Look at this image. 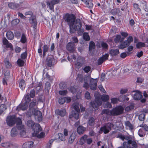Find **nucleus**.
Segmentation results:
<instances>
[{
	"label": "nucleus",
	"mask_w": 148,
	"mask_h": 148,
	"mask_svg": "<svg viewBox=\"0 0 148 148\" xmlns=\"http://www.w3.org/2000/svg\"><path fill=\"white\" fill-rule=\"evenodd\" d=\"M114 126L113 124L110 123H107L100 128L99 133L102 134L103 132L104 134H108L111 130V128Z\"/></svg>",
	"instance_id": "f257e3e1"
},
{
	"label": "nucleus",
	"mask_w": 148,
	"mask_h": 148,
	"mask_svg": "<svg viewBox=\"0 0 148 148\" xmlns=\"http://www.w3.org/2000/svg\"><path fill=\"white\" fill-rule=\"evenodd\" d=\"M102 103V101L99 97L96 98L94 101H92L90 104L92 107L95 110H97L99 106L101 105Z\"/></svg>",
	"instance_id": "f03ea898"
},
{
	"label": "nucleus",
	"mask_w": 148,
	"mask_h": 148,
	"mask_svg": "<svg viewBox=\"0 0 148 148\" xmlns=\"http://www.w3.org/2000/svg\"><path fill=\"white\" fill-rule=\"evenodd\" d=\"M133 40V38L132 36H130L126 40H125L122 42L121 44L119 47V48L121 49H123L126 47L127 46H129L131 43V42Z\"/></svg>",
	"instance_id": "7ed1b4c3"
},
{
	"label": "nucleus",
	"mask_w": 148,
	"mask_h": 148,
	"mask_svg": "<svg viewBox=\"0 0 148 148\" xmlns=\"http://www.w3.org/2000/svg\"><path fill=\"white\" fill-rule=\"evenodd\" d=\"M124 110L123 108L121 106L117 107L112 110V116H116L122 114Z\"/></svg>",
	"instance_id": "20e7f679"
},
{
	"label": "nucleus",
	"mask_w": 148,
	"mask_h": 148,
	"mask_svg": "<svg viewBox=\"0 0 148 148\" xmlns=\"http://www.w3.org/2000/svg\"><path fill=\"white\" fill-rule=\"evenodd\" d=\"M65 19L70 26L73 25L75 19L74 15L73 14H68L66 16Z\"/></svg>",
	"instance_id": "39448f33"
},
{
	"label": "nucleus",
	"mask_w": 148,
	"mask_h": 148,
	"mask_svg": "<svg viewBox=\"0 0 148 148\" xmlns=\"http://www.w3.org/2000/svg\"><path fill=\"white\" fill-rule=\"evenodd\" d=\"M16 117L14 115L8 116L6 119L7 125L10 126H12L16 123Z\"/></svg>",
	"instance_id": "423d86ee"
},
{
	"label": "nucleus",
	"mask_w": 148,
	"mask_h": 148,
	"mask_svg": "<svg viewBox=\"0 0 148 148\" xmlns=\"http://www.w3.org/2000/svg\"><path fill=\"white\" fill-rule=\"evenodd\" d=\"M66 49L70 53L75 52L76 48L74 43L73 42H70L68 43L66 45Z\"/></svg>",
	"instance_id": "0eeeda50"
},
{
	"label": "nucleus",
	"mask_w": 148,
	"mask_h": 148,
	"mask_svg": "<svg viewBox=\"0 0 148 148\" xmlns=\"http://www.w3.org/2000/svg\"><path fill=\"white\" fill-rule=\"evenodd\" d=\"M132 95H133V98L136 100H140L143 97L142 93L138 90L132 91Z\"/></svg>",
	"instance_id": "6e6552de"
},
{
	"label": "nucleus",
	"mask_w": 148,
	"mask_h": 148,
	"mask_svg": "<svg viewBox=\"0 0 148 148\" xmlns=\"http://www.w3.org/2000/svg\"><path fill=\"white\" fill-rule=\"evenodd\" d=\"M36 100L32 101L30 103L29 106V109L27 113V115L29 116H30L33 113V111L35 110L34 109V107L36 105Z\"/></svg>",
	"instance_id": "1a4fd4ad"
},
{
	"label": "nucleus",
	"mask_w": 148,
	"mask_h": 148,
	"mask_svg": "<svg viewBox=\"0 0 148 148\" xmlns=\"http://www.w3.org/2000/svg\"><path fill=\"white\" fill-rule=\"evenodd\" d=\"M85 59L83 57H79L77 60V62L75 63L76 67L77 69H79L82 65L84 63Z\"/></svg>",
	"instance_id": "9d476101"
},
{
	"label": "nucleus",
	"mask_w": 148,
	"mask_h": 148,
	"mask_svg": "<svg viewBox=\"0 0 148 148\" xmlns=\"http://www.w3.org/2000/svg\"><path fill=\"white\" fill-rule=\"evenodd\" d=\"M72 26V27L75 30H78L80 29L82 27V24L80 19H77L74 22L73 25Z\"/></svg>",
	"instance_id": "9b49d317"
},
{
	"label": "nucleus",
	"mask_w": 148,
	"mask_h": 148,
	"mask_svg": "<svg viewBox=\"0 0 148 148\" xmlns=\"http://www.w3.org/2000/svg\"><path fill=\"white\" fill-rule=\"evenodd\" d=\"M32 114L35 116V119L38 121H41L42 119V115L41 112L39 111L34 110Z\"/></svg>",
	"instance_id": "f8f14e48"
},
{
	"label": "nucleus",
	"mask_w": 148,
	"mask_h": 148,
	"mask_svg": "<svg viewBox=\"0 0 148 148\" xmlns=\"http://www.w3.org/2000/svg\"><path fill=\"white\" fill-rule=\"evenodd\" d=\"M97 79H91L90 82V88L93 90H96L97 88Z\"/></svg>",
	"instance_id": "ddd939ff"
},
{
	"label": "nucleus",
	"mask_w": 148,
	"mask_h": 148,
	"mask_svg": "<svg viewBox=\"0 0 148 148\" xmlns=\"http://www.w3.org/2000/svg\"><path fill=\"white\" fill-rule=\"evenodd\" d=\"M34 125L35 126H34L32 128L34 131L33 134H34L35 135H36L39 132L41 131L42 128L38 124H35Z\"/></svg>",
	"instance_id": "4468645a"
},
{
	"label": "nucleus",
	"mask_w": 148,
	"mask_h": 148,
	"mask_svg": "<svg viewBox=\"0 0 148 148\" xmlns=\"http://www.w3.org/2000/svg\"><path fill=\"white\" fill-rule=\"evenodd\" d=\"M109 55L108 54H106L103 55L102 56L99 58L97 61V64L98 65L101 64L103 62L106 60L108 59Z\"/></svg>",
	"instance_id": "2eb2a0df"
},
{
	"label": "nucleus",
	"mask_w": 148,
	"mask_h": 148,
	"mask_svg": "<svg viewBox=\"0 0 148 148\" xmlns=\"http://www.w3.org/2000/svg\"><path fill=\"white\" fill-rule=\"evenodd\" d=\"M79 112H76L75 111H73L71 114L69 116V118L71 119L74 117L75 119L77 120L79 117Z\"/></svg>",
	"instance_id": "dca6fc26"
},
{
	"label": "nucleus",
	"mask_w": 148,
	"mask_h": 148,
	"mask_svg": "<svg viewBox=\"0 0 148 148\" xmlns=\"http://www.w3.org/2000/svg\"><path fill=\"white\" fill-rule=\"evenodd\" d=\"M28 108L27 104L25 103L23 104H20L17 107L16 109L18 111L21 110H27Z\"/></svg>",
	"instance_id": "f3484780"
},
{
	"label": "nucleus",
	"mask_w": 148,
	"mask_h": 148,
	"mask_svg": "<svg viewBox=\"0 0 148 148\" xmlns=\"http://www.w3.org/2000/svg\"><path fill=\"white\" fill-rule=\"evenodd\" d=\"M76 134L75 133L73 132L68 138V143L71 144L73 143L76 138Z\"/></svg>",
	"instance_id": "a211bd4d"
},
{
	"label": "nucleus",
	"mask_w": 148,
	"mask_h": 148,
	"mask_svg": "<svg viewBox=\"0 0 148 148\" xmlns=\"http://www.w3.org/2000/svg\"><path fill=\"white\" fill-rule=\"evenodd\" d=\"M16 125L18 130H21L24 127L23 125H21L22 121L20 118L16 119Z\"/></svg>",
	"instance_id": "6ab92c4d"
},
{
	"label": "nucleus",
	"mask_w": 148,
	"mask_h": 148,
	"mask_svg": "<svg viewBox=\"0 0 148 148\" xmlns=\"http://www.w3.org/2000/svg\"><path fill=\"white\" fill-rule=\"evenodd\" d=\"M56 113L58 115L61 116H64L66 113V110L65 109H62L61 110H57L55 111Z\"/></svg>",
	"instance_id": "aec40b11"
},
{
	"label": "nucleus",
	"mask_w": 148,
	"mask_h": 148,
	"mask_svg": "<svg viewBox=\"0 0 148 148\" xmlns=\"http://www.w3.org/2000/svg\"><path fill=\"white\" fill-rule=\"evenodd\" d=\"M124 37H121L120 35H118L116 36L114 41L116 43H117L119 42H122L124 39Z\"/></svg>",
	"instance_id": "412c9836"
},
{
	"label": "nucleus",
	"mask_w": 148,
	"mask_h": 148,
	"mask_svg": "<svg viewBox=\"0 0 148 148\" xmlns=\"http://www.w3.org/2000/svg\"><path fill=\"white\" fill-rule=\"evenodd\" d=\"M84 3L86 5V6L89 8H91L93 6L92 1L90 0H85Z\"/></svg>",
	"instance_id": "4be33fe9"
},
{
	"label": "nucleus",
	"mask_w": 148,
	"mask_h": 148,
	"mask_svg": "<svg viewBox=\"0 0 148 148\" xmlns=\"http://www.w3.org/2000/svg\"><path fill=\"white\" fill-rule=\"evenodd\" d=\"M86 130V128L82 126H79L77 129V132L79 134H83Z\"/></svg>",
	"instance_id": "5701e85b"
},
{
	"label": "nucleus",
	"mask_w": 148,
	"mask_h": 148,
	"mask_svg": "<svg viewBox=\"0 0 148 148\" xmlns=\"http://www.w3.org/2000/svg\"><path fill=\"white\" fill-rule=\"evenodd\" d=\"M8 6L12 9H14L19 8V4L15 3H11L8 4Z\"/></svg>",
	"instance_id": "b1692460"
},
{
	"label": "nucleus",
	"mask_w": 148,
	"mask_h": 148,
	"mask_svg": "<svg viewBox=\"0 0 148 148\" xmlns=\"http://www.w3.org/2000/svg\"><path fill=\"white\" fill-rule=\"evenodd\" d=\"M3 44L4 45H5L7 48L10 47L11 48H12V44L10 43H9L8 41L6 38H5L3 39Z\"/></svg>",
	"instance_id": "393cba45"
},
{
	"label": "nucleus",
	"mask_w": 148,
	"mask_h": 148,
	"mask_svg": "<svg viewBox=\"0 0 148 148\" xmlns=\"http://www.w3.org/2000/svg\"><path fill=\"white\" fill-rule=\"evenodd\" d=\"M125 125L126 128L130 130H132L134 128L133 125L130 123L129 121H127L125 122Z\"/></svg>",
	"instance_id": "a878e982"
},
{
	"label": "nucleus",
	"mask_w": 148,
	"mask_h": 148,
	"mask_svg": "<svg viewBox=\"0 0 148 148\" xmlns=\"http://www.w3.org/2000/svg\"><path fill=\"white\" fill-rule=\"evenodd\" d=\"M18 132L16 127H14L12 128L11 132V136L12 137L16 136L18 134Z\"/></svg>",
	"instance_id": "bb28decb"
},
{
	"label": "nucleus",
	"mask_w": 148,
	"mask_h": 148,
	"mask_svg": "<svg viewBox=\"0 0 148 148\" xmlns=\"http://www.w3.org/2000/svg\"><path fill=\"white\" fill-rule=\"evenodd\" d=\"M6 36L9 40H12L14 37V36L13 33L10 31H8L6 33Z\"/></svg>",
	"instance_id": "cd10ccee"
},
{
	"label": "nucleus",
	"mask_w": 148,
	"mask_h": 148,
	"mask_svg": "<svg viewBox=\"0 0 148 148\" xmlns=\"http://www.w3.org/2000/svg\"><path fill=\"white\" fill-rule=\"evenodd\" d=\"M103 114H106L108 115H112V110L110 111L109 109H104L102 111L101 113V115Z\"/></svg>",
	"instance_id": "c85d7f7f"
},
{
	"label": "nucleus",
	"mask_w": 148,
	"mask_h": 148,
	"mask_svg": "<svg viewBox=\"0 0 148 148\" xmlns=\"http://www.w3.org/2000/svg\"><path fill=\"white\" fill-rule=\"evenodd\" d=\"M95 123V119L93 117H90L88 121V125L92 126L94 125Z\"/></svg>",
	"instance_id": "c756f323"
},
{
	"label": "nucleus",
	"mask_w": 148,
	"mask_h": 148,
	"mask_svg": "<svg viewBox=\"0 0 148 148\" xmlns=\"http://www.w3.org/2000/svg\"><path fill=\"white\" fill-rule=\"evenodd\" d=\"M33 143V142L32 141L26 142L23 144V146L25 148H29Z\"/></svg>",
	"instance_id": "7c9ffc66"
},
{
	"label": "nucleus",
	"mask_w": 148,
	"mask_h": 148,
	"mask_svg": "<svg viewBox=\"0 0 148 148\" xmlns=\"http://www.w3.org/2000/svg\"><path fill=\"white\" fill-rule=\"evenodd\" d=\"M110 54L112 56L117 55L119 53V50L118 49H112L110 51Z\"/></svg>",
	"instance_id": "2f4dec72"
},
{
	"label": "nucleus",
	"mask_w": 148,
	"mask_h": 148,
	"mask_svg": "<svg viewBox=\"0 0 148 148\" xmlns=\"http://www.w3.org/2000/svg\"><path fill=\"white\" fill-rule=\"evenodd\" d=\"M138 134L140 137H143L145 135L146 132L144 129H140L138 131Z\"/></svg>",
	"instance_id": "473e14b6"
},
{
	"label": "nucleus",
	"mask_w": 148,
	"mask_h": 148,
	"mask_svg": "<svg viewBox=\"0 0 148 148\" xmlns=\"http://www.w3.org/2000/svg\"><path fill=\"white\" fill-rule=\"evenodd\" d=\"M19 86L20 87L22 90L25 88V83L24 80L23 79L21 80L19 83Z\"/></svg>",
	"instance_id": "72a5a7b5"
},
{
	"label": "nucleus",
	"mask_w": 148,
	"mask_h": 148,
	"mask_svg": "<svg viewBox=\"0 0 148 148\" xmlns=\"http://www.w3.org/2000/svg\"><path fill=\"white\" fill-rule=\"evenodd\" d=\"M74 109L76 112H80V109L79 107V104L78 103H74L72 105Z\"/></svg>",
	"instance_id": "f704fd0d"
},
{
	"label": "nucleus",
	"mask_w": 148,
	"mask_h": 148,
	"mask_svg": "<svg viewBox=\"0 0 148 148\" xmlns=\"http://www.w3.org/2000/svg\"><path fill=\"white\" fill-rule=\"evenodd\" d=\"M56 136L61 141H64L65 140V138L64 136L62 133H58L56 135Z\"/></svg>",
	"instance_id": "c9c22d12"
},
{
	"label": "nucleus",
	"mask_w": 148,
	"mask_h": 148,
	"mask_svg": "<svg viewBox=\"0 0 148 148\" xmlns=\"http://www.w3.org/2000/svg\"><path fill=\"white\" fill-rule=\"evenodd\" d=\"M95 48V45L94 42L91 41L90 42L89 45V50L91 51L92 49Z\"/></svg>",
	"instance_id": "e433bc0d"
},
{
	"label": "nucleus",
	"mask_w": 148,
	"mask_h": 148,
	"mask_svg": "<svg viewBox=\"0 0 148 148\" xmlns=\"http://www.w3.org/2000/svg\"><path fill=\"white\" fill-rule=\"evenodd\" d=\"M47 5L49 9L52 11H54V6L51 1H48L46 2Z\"/></svg>",
	"instance_id": "4c0bfd02"
},
{
	"label": "nucleus",
	"mask_w": 148,
	"mask_h": 148,
	"mask_svg": "<svg viewBox=\"0 0 148 148\" xmlns=\"http://www.w3.org/2000/svg\"><path fill=\"white\" fill-rule=\"evenodd\" d=\"M52 59L50 57L48 58L46 60L47 65L49 67L52 66Z\"/></svg>",
	"instance_id": "58836bf2"
},
{
	"label": "nucleus",
	"mask_w": 148,
	"mask_h": 148,
	"mask_svg": "<svg viewBox=\"0 0 148 148\" xmlns=\"http://www.w3.org/2000/svg\"><path fill=\"white\" fill-rule=\"evenodd\" d=\"M5 105L4 104H1L0 106V115L2 114L6 109Z\"/></svg>",
	"instance_id": "ea45409f"
},
{
	"label": "nucleus",
	"mask_w": 148,
	"mask_h": 148,
	"mask_svg": "<svg viewBox=\"0 0 148 148\" xmlns=\"http://www.w3.org/2000/svg\"><path fill=\"white\" fill-rule=\"evenodd\" d=\"M48 48L47 45H44L43 47V56L44 57L46 55V53L48 51Z\"/></svg>",
	"instance_id": "a19ab883"
},
{
	"label": "nucleus",
	"mask_w": 148,
	"mask_h": 148,
	"mask_svg": "<svg viewBox=\"0 0 148 148\" xmlns=\"http://www.w3.org/2000/svg\"><path fill=\"white\" fill-rule=\"evenodd\" d=\"M109 97L108 95H105L102 96L101 99L102 101H107L109 100Z\"/></svg>",
	"instance_id": "79ce46f5"
},
{
	"label": "nucleus",
	"mask_w": 148,
	"mask_h": 148,
	"mask_svg": "<svg viewBox=\"0 0 148 148\" xmlns=\"http://www.w3.org/2000/svg\"><path fill=\"white\" fill-rule=\"evenodd\" d=\"M35 123L34 122L31 120H29L27 121V125L29 127H31L32 128L33 127Z\"/></svg>",
	"instance_id": "37998d69"
},
{
	"label": "nucleus",
	"mask_w": 148,
	"mask_h": 148,
	"mask_svg": "<svg viewBox=\"0 0 148 148\" xmlns=\"http://www.w3.org/2000/svg\"><path fill=\"white\" fill-rule=\"evenodd\" d=\"M87 137V135H85L81 138L79 141V143L80 144H81V145H83L84 142V141L86 140V139Z\"/></svg>",
	"instance_id": "c03bdc74"
},
{
	"label": "nucleus",
	"mask_w": 148,
	"mask_h": 148,
	"mask_svg": "<svg viewBox=\"0 0 148 148\" xmlns=\"http://www.w3.org/2000/svg\"><path fill=\"white\" fill-rule=\"evenodd\" d=\"M134 108V104H132L126 107L125 108V110L127 111H129L133 109Z\"/></svg>",
	"instance_id": "a18cd8bd"
},
{
	"label": "nucleus",
	"mask_w": 148,
	"mask_h": 148,
	"mask_svg": "<svg viewBox=\"0 0 148 148\" xmlns=\"http://www.w3.org/2000/svg\"><path fill=\"white\" fill-rule=\"evenodd\" d=\"M129 143L130 144H131L135 148H137V144L135 141L132 140H129Z\"/></svg>",
	"instance_id": "49530a36"
},
{
	"label": "nucleus",
	"mask_w": 148,
	"mask_h": 148,
	"mask_svg": "<svg viewBox=\"0 0 148 148\" xmlns=\"http://www.w3.org/2000/svg\"><path fill=\"white\" fill-rule=\"evenodd\" d=\"M134 10L138 12H139L141 11V9L139 8V5L135 3L134 4Z\"/></svg>",
	"instance_id": "de8ad7c7"
},
{
	"label": "nucleus",
	"mask_w": 148,
	"mask_h": 148,
	"mask_svg": "<svg viewBox=\"0 0 148 148\" xmlns=\"http://www.w3.org/2000/svg\"><path fill=\"white\" fill-rule=\"evenodd\" d=\"M17 63L19 66H23L24 64V61L20 59H18L17 61Z\"/></svg>",
	"instance_id": "09e8293b"
},
{
	"label": "nucleus",
	"mask_w": 148,
	"mask_h": 148,
	"mask_svg": "<svg viewBox=\"0 0 148 148\" xmlns=\"http://www.w3.org/2000/svg\"><path fill=\"white\" fill-rule=\"evenodd\" d=\"M24 99L25 101V103L26 104H27V103H29L31 101V99L28 94L25 96Z\"/></svg>",
	"instance_id": "8fccbe9b"
},
{
	"label": "nucleus",
	"mask_w": 148,
	"mask_h": 148,
	"mask_svg": "<svg viewBox=\"0 0 148 148\" xmlns=\"http://www.w3.org/2000/svg\"><path fill=\"white\" fill-rule=\"evenodd\" d=\"M145 46L144 43L141 42H139L136 45V47L138 48H140Z\"/></svg>",
	"instance_id": "3c124183"
},
{
	"label": "nucleus",
	"mask_w": 148,
	"mask_h": 148,
	"mask_svg": "<svg viewBox=\"0 0 148 148\" xmlns=\"http://www.w3.org/2000/svg\"><path fill=\"white\" fill-rule=\"evenodd\" d=\"M84 38L86 40L88 41L90 39V37L88 33H85L83 34Z\"/></svg>",
	"instance_id": "603ef678"
},
{
	"label": "nucleus",
	"mask_w": 148,
	"mask_h": 148,
	"mask_svg": "<svg viewBox=\"0 0 148 148\" xmlns=\"http://www.w3.org/2000/svg\"><path fill=\"white\" fill-rule=\"evenodd\" d=\"M91 70V67L88 66H86L83 69V70L86 73H88Z\"/></svg>",
	"instance_id": "864d4df0"
},
{
	"label": "nucleus",
	"mask_w": 148,
	"mask_h": 148,
	"mask_svg": "<svg viewBox=\"0 0 148 148\" xmlns=\"http://www.w3.org/2000/svg\"><path fill=\"white\" fill-rule=\"evenodd\" d=\"M117 138H120L123 140H124V139L128 140V137H127L125 136L124 135L122 134H119L117 137Z\"/></svg>",
	"instance_id": "5fc2aeb1"
},
{
	"label": "nucleus",
	"mask_w": 148,
	"mask_h": 148,
	"mask_svg": "<svg viewBox=\"0 0 148 148\" xmlns=\"http://www.w3.org/2000/svg\"><path fill=\"white\" fill-rule=\"evenodd\" d=\"M5 65L7 68H10L11 66V64L7 59H5L4 61Z\"/></svg>",
	"instance_id": "6e6d98bb"
},
{
	"label": "nucleus",
	"mask_w": 148,
	"mask_h": 148,
	"mask_svg": "<svg viewBox=\"0 0 148 148\" xmlns=\"http://www.w3.org/2000/svg\"><path fill=\"white\" fill-rule=\"evenodd\" d=\"M59 87L61 89H64L66 87V84L64 82H61L59 84Z\"/></svg>",
	"instance_id": "4d7b16f0"
},
{
	"label": "nucleus",
	"mask_w": 148,
	"mask_h": 148,
	"mask_svg": "<svg viewBox=\"0 0 148 148\" xmlns=\"http://www.w3.org/2000/svg\"><path fill=\"white\" fill-rule=\"evenodd\" d=\"M29 95L31 98H33L34 97L35 95V91L34 89L30 90Z\"/></svg>",
	"instance_id": "13d9d810"
},
{
	"label": "nucleus",
	"mask_w": 148,
	"mask_h": 148,
	"mask_svg": "<svg viewBox=\"0 0 148 148\" xmlns=\"http://www.w3.org/2000/svg\"><path fill=\"white\" fill-rule=\"evenodd\" d=\"M130 144L129 143V140L126 142H125L123 143V146L124 148H129L130 147Z\"/></svg>",
	"instance_id": "bf43d9fd"
},
{
	"label": "nucleus",
	"mask_w": 148,
	"mask_h": 148,
	"mask_svg": "<svg viewBox=\"0 0 148 148\" xmlns=\"http://www.w3.org/2000/svg\"><path fill=\"white\" fill-rule=\"evenodd\" d=\"M145 118V114L142 113L140 114L138 117L140 121H143Z\"/></svg>",
	"instance_id": "052dcab7"
},
{
	"label": "nucleus",
	"mask_w": 148,
	"mask_h": 148,
	"mask_svg": "<svg viewBox=\"0 0 148 148\" xmlns=\"http://www.w3.org/2000/svg\"><path fill=\"white\" fill-rule=\"evenodd\" d=\"M20 132V135L22 137H25L26 136V132L25 130L23 128L21 129Z\"/></svg>",
	"instance_id": "680f3d73"
},
{
	"label": "nucleus",
	"mask_w": 148,
	"mask_h": 148,
	"mask_svg": "<svg viewBox=\"0 0 148 148\" xmlns=\"http://www.w3.org/2000/svg\"><path fill=\"white\" fill-rule=\"evenodd\" d=\"M21 41L23 43H25L26 42V38L25 35L24 34H23L22 35Z\"/></svg>",
	"instance_id": "e2e57ef3"
},
{
	"label": "nucleus",
	"mask_w": 148,
	"mask_h": 148,
	"mask_svg": "<svg viewBox=\"0 0 148 148\" xmlns=\"http://www.w3.org/2000/svg\"><path fill=\"white\" fill-rule=\"evenodd\" d=\"M59 103L60 104H62L65 102V98L64 97H60L59 99Z\"/></svg>",
	"instance_id": "0e129e2a"
},
{
	"label": "nucleus",
	"mask_w": 148,
	"mask_h": 148,
	"mask_svg": "<svg viewBox=\"0 0 148 148\" xmlns=\"http://www.w3.org/2000/svg\"><path fill=\"white\" fill-rule=\"evenodd\" d=\"M139 126L140 127L143 128L145 132H148V126L147 125L145 124H142L140 125Z\"/></svg>",
	"instance_id": "69168bd1"
},
{
	"label": "nucleus",
	"mask_w": 148,
	"mask_h": 148,
	"mask_svg": "<svg viewBox=\"0 0 148 148\" xmlns=\"http://www.w3.org/2000/svg\"><path fill=\"white\" fill-rule=\"evenodd\" d=\"M103 105L105 108H110L112 107V105L110 103L107 102L106 103H103Z\"/></svg>",
	"instance_id": "338daca9"
},
{
	"label": "nucleus",
	"mask_w": 148,
	"mask_h": 148,
	"mask_svg": "<svg viewBox=\"0 0 148 148\" xmlns=\"http://www.w3.org/2000/svg\"><path fill=\"white\" fill-rule=\"evenodd\" d=\"M85 97L87 99H90L91 98L90 94L88 91H86L85 94Z\"/></svg>",
	"instance_id": "774afa93"
}]
</instances>
